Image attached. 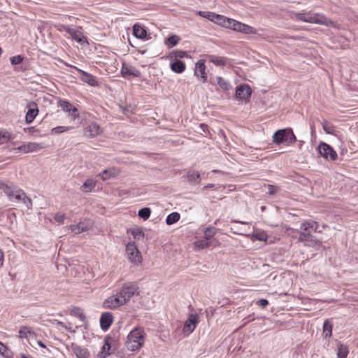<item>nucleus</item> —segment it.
<instances>
[{
  "mask_svg": "<svg viewBox=\"0 0 358 358\" xmlns=\"http://www.w3.org/2000/svg\"><path fill=\"white\" fill-rule=\"evenodd\" d=\"M229 19L230 18L227 17L224 15L217 14V16L215 17L214 22L225 28H227V27L229 26Z\"/></svg>",
  "mask_w": 358,
  "mask_h": 358,
  "instance_id": "39",
  "label": "nucleus"
},
{
  "mask_svg": "<svg viewBox=\"0 0 358 358\" xmlns=\"http://www.w3.org/2000/svg\"><path fill=\"white\" fill-rule=\"evenodd\" d=\"M71 129V127L66 126H58L52 129V133L55 134H59L64 133L65 131H68Z\"/></svg>",
  "mask_w": 358,
  "mask_h": 358,
  "instance_id": "47",
  "label": "nucleus"
},
{
  "mask_svg": "<svg viewBox=\"0 0 358 358\" xmlns=\"http://www.w3.org/2000/svg\"><path fill=\"white\" fill-rule=\"evenodd\" d=\"M194 74L203 83L207 81V76L206 73V65L204 59H199L195 64Z\"/></svg>",
  "mask_w": 358,
  "mask_h": 358,
  "instance_id": "12",
  "label": "nucleus"
},
{
  "mask_svg": "<svg viewBox=\"0 0 358 358\" xmlns=\"http://www.w3.org/2000/svg\"><path fill=\"white\" fill-rule=\"evenodd\" d=\"M255 238L259 241H264L266 239V235L264 233H259L255 235Z\"/></svg>",
  "mask_w": 358,
  "mask_h": 358,
  "instance_id": "55",
  "label": "nucleus"
},
{
  "mask_svg": "<svg viewBox=\"0 0 358 358\" xmlns=\"http://www.w3.org/2000/svg\"><path fill=\"white\" fill-rule=\"evenodd\" d=\"M120 73L122 77L127 80H129L131 76L138 78L141 76V73L138 69L126 63L122 64Z\"/></svg>",
  "mask_w": 358,
  "mask_h": 358,
  "instance_id": "10",
  "label": "nucleus"
},
{
  "mask_svg": "<svg viewBox=\"0 0 358 358\" xmlns=\"http://www.w3.org/2000/svg\"><path fill=\"white\" fill-rule=\"evenodd\" d=\"M71 36L73 40L77 41L78 43L80 44H83L85 43H87V40L85 36L83 35V34L80 31H78L76 29H74L72 33H71Z\"/></svg>",
  "mask_w": 358,
  "mask_h": 358,
  "instance_id": "33",
  "label": "nucleus"
},
{
  "mask_svg": "<svg viewBox=\"0 0 358 358\" xmlns=\"http://www.w3.org/2000/svg\"><path fill=\"white\" fill-rule=\"evenodd\" d=\"M216 80H217V84H218L219 87L222 90L227 91V90H229L231 88V83L228 80H224L221 76H217Z\"/></svg>",
  "mask_w": 358,
  "mask_h": 358,
  "instance_id": "36",
  "label": "nucleus"
},
{
  "mask_svg": "<svg viewBox=\"0 0 358 358\" xmlns=\"http://www.w3.org/2000/svg\"><path fill=\"white\" fill-rule=\"evenodd\" d=\"M227 29H230L236 31H239L248 34L255 33V30L252 27L243 24L231 18L229 19V26L227 27Z\"/></svg>",
  "mask_w": 358,
  "mask_h": 358,
  "instance_id": "8",
  "label": "nucleus"
},
{
  "mask_svg": "<svg viewBox=\"0 0 358 358\" xmlns=\"http://www.w3.org/2000/svg\"><path fill=\"white\" fill-rule=\"evenodd\" d=\"M290 18L294 21L303 22L310 24L323 25L326 27L336 28L338 24L328 18L322 13L309 12L292 11L289 15Z\"/></svg>",
  "mask_w": 358,
  "mask_h": 358,
  "instance_id": "1",
  "label": "nucleus"
},
{
  "mask_svg": "<svg viewBox=\"0 0 358 358\" xmlns=\"http://www.w3.org/2000/svg\"><path fill=\"white\" fill-rule=\"evenodd\" d=\"M207 59L217 66H224L228 64L229 59L224 57H218L214 55H207Z\"/></svg>",
  "mask_w": 358,
  "mask_h": 358,
  "instance_id": "21",
  "label": "nucleus"
},
{
  "mask_svg": "<svg viewBox=\"0 0 358 358\" xmlns=\"http://www.w3.org/2000/svg\"><path fill=\"white\" fill-rule=\"evenodd\" d=\"M23 59H24V57L20 55L13 56V57H10V63L13 65H17V64H20L23 61Z\"/></svg>",
  "mask_w": 358,
  "mask_h": 358,
  "instance_id": "50",
  "label": "nucleus"
},
{
  "mask_svg": "<svg viewBox=\"0 0 358 358\" xmlns=\"http://www.w3.org/2000/svg\"><path fill=\"white\" fill-rule=\"evenodd\" d=\"M150 214L151 210L148 207L141 208L138 212V217L143 219L144 220H148L150 217Z\"/></svg>",
  "mask_w": 358,
  "mask_h": 358,
  "instance_id": "42",
  "label": "nucleus"
},
{
  "mask_svg": "<svg viewBox=\"0 0 358 358\" xmlns=\"http://www.w3.org/2000/svg\"><path fill=\"white\" fill-rule=\"evenodd\" d=\"M197 14L199 16L206 18L213 22L215 20V17L217 15L213 12H210V11H199Z\"/></svg>",
  "mask_w": 358,
  "mask_h": 358,
  "instance_id": "44",
  "label": "nucleus"
},
{
  "mask_svg": "<svg viewBox=\"0 0 358 358\" xmlns=\"http://www.w3.org/2000/svg\"><path fill=\"white\" fill-rule=\"evenodd\" d=\"M113 322V314L110 312H104L100 317V326L103 331H107Z\"/></svg>",
  "mask_w": 358,
  "mask_h": 358,
  "instance_id": "16",
  "label": "nucleus"
},
{
  "mask_svg": "<svg viewBox=\"0 0 358 358\" xmlns=\"http://www.w3.org/2000/svg\"><path fill=\"white\" fill-rule=\"evenodd\" d=\"M273 142L277 145L289 146L296 141V137L290 127L277 130L273 135Z\"/></svg>",
  "mask_w": 358,
  "mask_h": 358,
  "instance_id": "3",
  "label": "nucleus"
},
{
  "mask_svg": "<svg viewBox=\"0 0 358 358\" xmlns=\"http://www.w3.org/2000/svg\"><path fill=\"white\" fill-rule=\"evenodd\" d=\"M180 40V38L179 36L173 34V35L169 36L166 38L165 44L169 48H173L174 46H176Z\"/></svg>",
  "mask_w": 358,
  "mask_h": 358,
  "instance_id": "37",
  "label": "nucleus"
},
{
  "mask_svg": "<svg viewBox=\"0 0 358 358\" xmlns=\"http://www.w3.org/2000/svg\"><path fill=\"white\" fill-rule=\"evenodd\" d=\"M317 150L320 155L327 160L335 161L338 155L334 149L324 142H321L317 146Z\"/></svg>",
  "mask_w": 358,
  "mask_h": 358,
  "instance_id": "6",
  "label": "nucleus"
},
{
  "mask_svg": "<svg viewBox=\"0 0 358 358\" xmlns=\"http://www.w3.org/2000/svg\"><path fill=\"white\" fill-rule=\"evenodd\" d=\"M27 112L25 115V122L27 124H31L38 113V109L35 102L27 104Z\"/></svg>",
  "mask_w": 358,
  "mask_h": 358,
  "instance_id": "15",
  "label": "nucleus"
},
{
  "mask_svg": "<svg viewBox=\"0 0 358 358\" xmlns=\"http://www.w3.org/2000/svg\"><path fill=\"white\" fill-rule=\"evenodd\" d=\"M268 194L274 195L276 194L275 187L272 185H268Z\"/></svg>",
  "mask_w": 358,
  "mask_h": 358,
  "instance_id": "56",
  "label": "nucleus"
},
{
  "mask_svg": "<svg viewBox=\"0 0 358 358\" xmlns=\"http://www.w3.org/2000/svg\"><path fill=\"white\" fill-rule=\"evenodd\" d=\"M131 234L135 239H139L140 238H143L144 236V232L140 228L131 229Z\"/></svg>",
  "mask_w": 358,
  "mask_h": 358,
  "instance_id": "49",
  "label": "nucleus"
},
{
  "mask_svg": "<svg viewBox=\"0 0 358 358\" xmlns=\"http://www.w3.org/2000/svg\"><path fill=\"white\" fill-rule=\"evenodd\" d=\"M124 304L125 303L123 302V301L121 299L120 296L117 292L115 294H113L111 296L106 299L103 302L104 306L110 309H115Z\"/></svg>",
  "mask_w": 358,
  "mask_h": 358,
  "instance_id": "14",
  "label": "nucleus"
},
{
  "mask_svg": "<svg viewBox=\"0 0 358 358\" xmlns=\"http://www.w3.org/2000/svg\"><path fill=\"white\" fill-rule=\"evenodd\" d=\"M21 358H29V357H27L24 354H22L21 355Z\"/></svg>",
  "mask_w": 358,
  "mask_h": 358,
  "instance_id": "64",
  "label": "nucleus"
},
{
  "mask_svg": "<svg viewBox=\"0 0 358 358\" xmlns=\"http://www.w3.org/2000/svg\"><path fill=\"white\" fill-rule=\"evenodd\" d=\"M7 350V347L4 345L1 342H0V355H5V353Z\"/></svg>",
  "mask_w": 358,
  "mask_h": 358,
  "instance_id": "57",
  "label": "nucleus"
},
{
  "mask_svg": "<svg viewBox=\"0 0 358 358\" xmlns=\"http://www.w3.org/2000/svg\"><path fill=\"white\" fill-rule=\"evenodd\" d=\"M217 231V229L213 226L205 228L203 230V238L210 241V239L216 234Z\"/></svg>",
  "mask_w": 358,
  "mask_h": 358,
  "instance_id": "34",
  "label": "nucleus"
},
{
  "mask_svg": "<svg viewBox=\"0 0 358 358\" xmlns=\"http://www.w3.org/2000/svg\"><path fill=\"white\" fill-rule=\"evenodd\" d=\"M59 31H64L71 35V33L74 30V29L71 28L69 25H60V28L58 29Z\"/></svg>",
  "mask_w": 358,
  "mask_h": 358,
  "instance_id": "52",
  "label": "nucleus"
},
{
  "mask_svg": "<svg viewBox=\"0 0 358 358\" xmlns=\"http://www.w3.org/2000/svg\"><path fill=\"white\" fill-rule=\"evenodd\" d=\"M14 148L15 147H11L10 145H7L3 148V150H6V152H14Z\"/></svg>",
  "mask_w": 358,
  "mask_h": 358,
  "instance_id": "59",
  "label": "nucleus"
},
{
  "mask_svg": "<svg viewBox=\"0 0 358 358\" xmlns=\"http://www.w3.org/2000/svg\"><path fill=\"white\" fill-rule=\"evenodd\" d=\"M96 184V181L92 178L87 179L80 187V190L83 192L88 193L92 192Z\"/></svg>",
  "mask_w": 358,
  "mask_h": 358,
  "instance_id": "26",
  "label": "nucleus"
},
{
  "mask_svg": "<svg viewBox=\"0 0 358 358\" xmlns=\"http://www.w3.org/2000/svg\"><path fill=\"white\" fill-rule=\"evenodd\" d=\"M69 229L75 234H78L87 230V226L83 222H79L78 224L71 225Z\"/></svg>",
  "mask_w": 358,
  "mask_h": 358,
  "instance_id": "32",
  "label": "nucleus"
},
{
  "mask_svg": "<svg viewBox=\"0 0 358 358\" xmlns=\"http://www.w3.org/2000/svg\"><path fill=\"white\" fill-rule=\"evenodd\" d=\"M187 179L189 182L199 183L200 173L196 171H190L187 173Z\"/></svg>",
  "mask_w": 358,
  "mask_h": 358,
  "instance_id": "40",
  "label": "nucleus"
},
{
  "mask_svg": "<svg viewBox=\"0 0 358 358\" xmlns=\"http://www.w3.org/2000/svg\"><path fill=\"white\" fill-rule=\"evenodd\" d=\"M65 218V215L62 213H57L55 215L54 219L58 223H63Z\"/></svg>",
  "mask_w": 358,
  "mask_h": 358,
  "instance_id": "51",
  "label": "nucleus"
},
{
  "mask_svg": "<svg viewBox=\"0 0 358 358\" xmlns=\"http://www.w3.org/2000/svg\"><path fill=\"white\" fill-rule=\"evenodd\" d=\"M337 358H347L349 353V348L348 345L338 342L337 344Z\"/></svg>",
  "mask_w": 358,
  "mask_h": 358,
  "instance_id": "29",
  "label": "nucleus"
},
{
  "mask_svg": "<svg viewBox=\"0 0 358 358\" xmlns=\"http://www.w3.org/2000/svg\"><path fill=\"white\" fill-rule=\"evenodd\" d=\"M133 35L137 38L145 39L147 36V31L139 24H135L133 26Z\"/></svg>",
  "mask_w": 358,
  "mask_h": 358,
  "instance_id": "24",
  "label": "nucleus"
},
{
  "mask_svg": "<svg viewBox=\"0 0 358 358\" xmlns=\"http://www.w3.org/2000/svg\"><path fill=\"white\" fill-rule=\"evenodd\" d=\"M71 348L73 352L75 354V355L78 358H88L89 357V352L86 348H83L76 343H72L71 345Z\"/></svg>",
  "mask_w": 358,
  "mask_h": 358,
  "instance_id": "20",
  "label": "nucleus"
},
{
  "mask_svg": "<svg viewBox=\"0 0 358 358\" xmlns=\"http://www.w3.org/2000/svg\"><path fill=\"white\" fill-rule=\"evenodd\" d=\"M126 252L128 258L132 263L138 264L141 262L142 257L141 252L134 242L128 243L126 245Z\"/></svg>",
  "mask_w": 358,
  "mask_h": 358,
  "instance_id": "7",
  "label": "nucleus"
},
{
  "mask_svg": "<svg viewBox=\"0 0 358 358\" xmlns=\"http://www.w3.org/2000/svg\"><path fill=\"white\" fill-rule=\"evenodd\" d=\"M101 133L100 126L94 122L90 124L84 129V135L89 138H93Z\"/></svg>",
  "mask_w": 358,
  "mask_h": 358,
  "instance_id": "17",
  "label": "nucleus"
},
{
  "mask_svg": "<svg viewBox=\"0 0 358 358\" xmlns=\"http://www.w3.org/2000/svg\"><path fill=\"white\" fill-rule=\"evenodd\" d=\"M10 132L6 130L0 131V145L8 143L10 140Z\"/></svg>",
  "mask_w": 358,
  "mask_h": 358,
  "instance_id": "45",
  "label": "nucleus"
},
{
  "mask_svg": "<svg viewBox=\"0 0 358 358\" xmlns=\"http://www.w3.org/2000/svg\"><path fill=\"white\" fill-rule=\"evenodd\" d=\"M0 189L8 196L9 201L20 203L24 192L13 185H8L4 182L0 183Z\"/></svg>",
  "mask_w": 358,
  "mask_h": 358,
  "instance_id": "4",
  "label": "nucleus"
},
{
  "mask_svg": "<svg viewBox=\"0 0 358 358\" xmlns=\"http://www.w3.org/2000/svg\"><path fill=\"white\" fill-rule=\"evenodd\" d=\"M233 233L234 234H238V235H242V236H248L249 235L248 234H245L244 233L241 232V231H233Z\"/></svg>",
  "mask_w": 358,
  "mask_h": 358,
  "instance_id": "63",
  "label": "nucleus"
},
{
  "mask_svg": "<svg viewBox=\"0 0 358 358\" xmlns=\"http://www.w3.org/2000/svg\"><path fill=\"white\" fill-rule=\"evenodd\" d=\"M180 218V215L178 212H173L169 214L166 218L167 225H172L177 222Z\"/></svg>",
  "mask_w": 358,
  "mask_h": 358,
  "instance_id": "35",
  "label": "nucleus"
},
{
  "mask_svg": "<svg viewBox=\"0 0 358 358\" xmlns=\"http://www.w3.org/2000/svg\"><path fill=\"white\" fill-rule=\"evenodd\" d=\"M99 176H100L103 180H107L111 177L115 176V171L111 169H105L102 173L99 174Z\"/></svg>",
  "mask_w": 358,
  "mask_h": 358,
  "instance_id": "43",
  "label": "nucleus"
},
{
  "mask_svg": "<svg viewBox=\"0 0 358 358\" xmlns=\"http://www.w3.org/2000/svg\"><path fill=\"white\" fill-rule=\"evenodd\" d=\"M194 245L198 249H205L210 245V241H208L205 238H200L194 242Z\"/></svg>",
  "mask_w": 358,
  "mask_h": 358,
  "instance_id": "41",
  "label": "nucleus"
},
{
  "mask_svg": "<svg viewBox=\"0 0 358 358\" xmlns=\"http://www.w3.org/2000/svg\"><path fill=\"white\" fill-rule=\"evenodd\" d=\"M252 94V90L248 85L243 84L237 87L235 97L238 100L248 101Z\"/></svg>",
  "mask_w": 358,
  "mask_h": 358,
  "instance_id": "11",
  "label": "nucleus"
},
{
  "mask_svg": "<svg viewBox=\"0 0 358 358\" xmlns=\"http://www.w3.org/2000/svg\"><path fill=\"white\" fill-rule=\"evenodd\" d=\"M322 128L324 131L328 134L331 135L336 134V129L334 124L328 121L324 120L322 123Z\"/></svg>",
  "mask_w": 358,
  "mask_h": 358,
  "instance_id": "38",
  "label": "nucleus"
},
{
  "mask_svg": "<svg viewBox=\"0 0 358 358\" xmlns=\"http://www.w3.org/2000/svg\"><path fill=\"white\" fill-rule=\"evenodd\" d=\"M18 152L24 153L23 145H20V146H19L17 148H14V152L17 153Z\"/></svg>",
  "mask_w": 358,
  "mask_h": 358,
  "instance_id": "58",
  "label": "nucleus"
},
{
  "mask_svg": "<svg viewBox=\"0 0 358 358\" xmlns=\"http://www.w3.org/2000/svg\"><path fill=\"white\" fill-rule=\"evenodd\" d=\"M71 314L78 317L81 322L86 323V316L83 310L79 307H74L71 310Z\"/></svg>",
  "mask_w": 358,
  "mask_h": 358,
  "instance_id": "31",
  "label": "nucleus"
},
{
  "mask_svg": "<svg viewBox=\"0 0 358 358\" xmlns=\"http://www.w3.org/2000/svg\"><path fill=\"white\" fill-rule=\"evenodd\" d=\"M3 252L0 249V268L3 266Z\"/></svg>",
  "mask_w": 358,
  "mask_h": 358,
  "instance_id": "61",
  "label": "nucleus"
},
{
  "mask_svg": "<svg viewBox=\"0 0 358 358\" xmlns=\"http://www.w3.org/2000/svg\"><path fill=\"white\" fill-rule=\"evenodd\" d=\"M58 106L60 107L64 112L68 113L73 119L79 117L78 109L72 105L69 101L60 99L58 103Z\"/></svg>",
  "mask_w": 358,
  "mask_h": 358,
  "instance_id": "13",
  "label": "nucleus"
},
{
  "mask_svg": "<svg viewBox=\"0 0 358 358\" xmlns=\"http://www.w3.org/2000/svg\"><path fill=\"white\" fill-rule=\"evenodd\" d=\"M24 153L36 152L43 148V145L35 142H29L23 144Z\"/></svg>",
  "mask_w": 358,
  "mask_h": 358,
  "instance_id": "25",
  "label": "nucleus"
},
{
  "mask_svg": "<svg viewBox=\"0 0 358 358\" xmlns=\"http://www.w3.org/2000/svg\"><path fill=\"white\" fill-rule=\"evenodd\" d=\"M37 344L43 348H46V345L40 340L37 341Z\"/></svg>",
  "mask_w": 358,
  "mask_h": 358,
  "instance_id": "62",
  "label": "nucleus"
},
{
  "mask_svg": "<svg viewBox=\"0 0 358 358\" xmlns=\"http://www.w3.org/2000/svg\"><path fill=\"white\" fill-rule=\"evenodd\" d=\"M110 337H107L105 338V343L101 348V351L99 352L100 357L106 358L109 356L111 352H110L111 345L109 342Z\"/></svg>",
  "mask_w": 358,
  "mask_h": 358,
  "instance_id": "30",
  "label": "nucleus"
},
{
  "mask_svg": "<svg viewBox=\"0 0 358 358\" xmlns=\"http://www.w3.org/2000/svg\"><path fill=\"white\" fill-rule=\"evenodd\" d=\"M231 222L240 223V224H250V222H248L240 221V220H234V219L231 220Z\"/></svg>",
  "mask_w": 358,
  "mask_h": 358,
  "instance_id": "60",
  "label": "nucleus"
},
{
  "mask_svg": "<svg viewBox=\"0 0 358 358\" xmlns=\"http://www.w3.org/2000/svg\"><path fill=\"white\" fill-rule=\"evenodd\" d=\"M137 289L138 287L135 283L129 282L124 283L121 289L117 292V293L119 294L123 302L126 304L135 294Z\"/></svg>",
  "mask_w": 358,
  "mask_h": 358,
  "instance_id": "5",
  "label": "nucleus"
},
{
  "mask_svg": "<svg viewBox=\"0 0 358 358\" xmlns=\"http://www.w3.org/2000/svg\"><path fill=\"white\" fill-rule=\"evenodd\" d=\"M36 334L29 327L23 326L19 330V337L20 338H29L30 337H36Z\"/></svg>",
  "mask_w": 358,
  "mask_h": 358,
  "instance_id": "27",
  "label": "nucleus"
},
{
  "mask_svg": "<svg viewBox=\"0 0 358 358\" xmlns=\"http://www.w3.org/2000/svg\"><path fill=\"white\" fill-rule=\"evenodd\" d=\"M79 71L80 72L81 80L83 82L87 83L92 87H97L99 85V83L94 76L83 70Z\"/></svg>",
  "mask_w": 358,
  "mask_h": 358,
  "instance_id": "19",
  "label": "nucleus"
},
{
  "mask_svg": "<svg viewBox=\"0 0 358 358\" xmlns=\"http://www.w3.org/2000/svg\"><path fill=\"white\" fill-rule=\"evenodd\" d=\"M256 303L258 306L264 308V307H266L268 304V301L267 299H261L258 300Z\"/></svg>",
  "mask_w": 358,
  "mask_h": 358,
  "instance_id": "53",
  "label": "nucleus"
},
{
  "mask_svg": "<svg viewBox=\"0 0 358 358\" xmlns=\"http://www.w3.org/2000/svg\"><path fill=\"white\" fill-rule=\"evenodd\" d=\"M319 224L318 222L313 220H305L301 224L300 229L305 231L311 230L317 232Z\"/></svg>",
  "mask_w": 358,
  "mask_h": 358,
  "instance_id": "22",
  "label": "nucleus"
},
{
  "mask_svg": "<svg viewBox=\"0 0 358 358\" xmlns=\"http://www.w3.org/2000/svg\"><path fill=\"white\" fill-rule=\"evenodd\" d=\"M145 341V333L141 327H135L127 337L125 346L127 350L136 352L143 345Z\"/></svg>",
  "mask_w": 358,
  "mask_h": 358,
  "instance_id": "2",
  "label": "nucleus"
},
{
  "mask_svg": "<svg viewBox=\"0 0 358 358\" xmlns=\"http://www.w3.org/2000/svg\"><path fill=\"white\" fill-rule=\"evenodd\" d=\"M299 241L304 242L306 245H314L317 242L315 236L311 235L310 232L302 230L299 232Z\"/></svg>",
  "mask_w": 358,
  "mask_h": 358,
  "instance_id": "18",
  "label": "nucleus"
},
{
  "mask_svg": "<svg viewBox=\"0 0 358 358\" xmlns=\"http://www.w3.org/2000/svg\"><path fill=\"white\" fill-rule=\"evenodd\" d=\"M332 319H327L323 323V335L325 338H330L332 335Z\"/></svg>",
  "mask_w": 358,
  "mask_h": 358,
  "instance_id": "28",
  "label": "nucleus"
},
{
  "mask_svg": "<svg viewBox=\"0 0 358 358\" xmlns=\"http://www.w3.org/2000/svg\"><path fill=\"white\" fill-rule=\"evenodd\" d=\"M22 203H23L28 210H30L32 208V201L31 199L27 196L25 192L24 193V195L22 196V199L21 200Z\"/></svg>",
  "mask_w": 358,
  "mask_h": 358,
  "instance_id": "48",
  "label": "nucleus"
},
{
  "mask_svg": "<svg viewBox=\"0 0 358 358\" xmlns=\"http://www.w3.org/2000/svg\"><path fill=\"white\" fill-rule=\"evenodd\" d=\"M24 131L25 133L34 134L35 132H38L39 130L36 129L35 127H30L24 129Z\"/></svg>",
  "mask_w": 358,
  "mask_h": 358,
  "instance_id": "54",
  "label": "nucleus"
},
{
  "mask_svg": "<svg viewBox=\"0 0 358 358\" xmlns=\"http://www.w3.org/2000/svg\"><path fill=\"white\" fill-rule=\"evenodd\" d=\"M170 68L172 71L176 73H182L183 71H185L186 65L184 62L176 59L171 62Z\"/></svg>",
  "mask_w": 358,
  "mask_h": 358,
  "instance_id": "23",
  "label": "nucleus"
},
{
  "mask_svg": "<svg viewBox=\"0 0 358 358\" xmlns=\"http://www.w3.org/2000/svg\"><path fill=\"white\" fill-rule=\"evenodd\" d=\"M187 56V53L185 51L183 50H173L170 54V57L172 59L173 57H175V59L184 58Z\"/></svg>",
  "mask_w": 358,
  "mask_h": 358,
  "instance_id": "46",
  "label": "nucleus"
},
{
  "mask_svg": "<svg viewBox=\"0 0 358 358\" xmlns=\"http://www.w3.org/2000/svg\"><path fill=\"white\" fill-rule=\"evenodd\" d=\"M199 322V316L197 313H192L189 315L187 319L185 320L183 326V333L189 335L192 334L196 327Z\"/></svg>",
  "mask_w": 358,
  "mask_h": 358,
  "instance_id": "9",
  "label": "nucleus"
}]
</instances>
